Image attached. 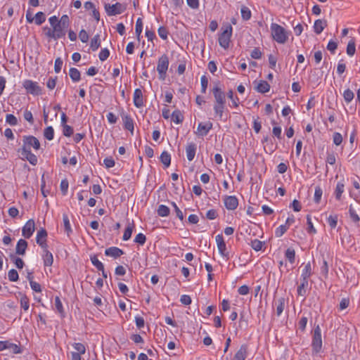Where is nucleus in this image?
<instances>
[{
	"label": "nucleus",
	"mask_w": 360,
	"mask_h": 360,
	"mask_svg": "<svg viewBox=\"0 0 360 360\" xmlns=\"http://www.w3.org/2000/svg\"><path fill=\"white\" fill-rule=\"evenodd\" d=\"M134 105L138 108H142L144 105L143 93L141 89H136L133 96Z\"/></svg>",
	"instance_id": "15"
},
{
	"label": "nucleus",
	"mask_w": 360,
	"mask_h": 360,
	"mask_svg": "<svg viewBox=\"0 0 360 360\" xmlns=\"http://www.w3.org/2000/svg\"><path fill=\"white\" fill-rule=\"evenodd\" d=\"M216 243L219 254L225 257L226 260L229 259V253L226 252V245L221 234H218L216 238Z\"/></svg>",
	"instance_id": "10"
},
{
	"label": "nucleus",
	"mask_w": 360,
	"mask_h": 360,
	"mask_svg": "<svg viewBox=\"0 0 360 360\" xmlns=\"http://www.w3.org/2000/svg\"><path fill=\"white\" fill-rule=\"evenodd\" d=\"M271 36L274 40L277 43L283 44L289 38V34L291 33L290 31H287L281 25L273 22L271 25Z\"/></svg>",
	"instance_id": "1"
},
{
	"label": "nucleus",
	"mask_w": 360,
	"mask_h": 360,
	"mask_svg": "<svg viewBox=\"0 0 360 360\" xmlns=\"http://www.w3.org/2000/svg\"><path fill=\"white\" fill-rule=\"evenodd\" d=\"M122 118L124 122V128L131 133L134 131V120L129 115L123 114Z\"/></svg>",
	"instance_id": "22"
},
{
	"label": "nucleus",
	"mask_w": 360,
	"mask_h": 360,
	"mask_svg": "<svg viewBox=\"0 0 360 360\" xmlns=\"http://www.w3.org/2000/svg\"><path fill=\"white\" fill-rule=\"evenodd\" d=\"M349 214L350 219H352V221L353 222H354L355 224H357L360 221V217L356 214V211L354 210V209L352 205H350L349 207Z\"/></svg>",
	"instance_id": "47"
},
{
	"label": "nucleus",
	"mask_w": 360,
	"mask_h": 360,
	"mask_svg": "<svg viewBox=\"0 0 360 360\" xmlns=\"http://www.w3.org/2000/svg\"><path fill=\"white\" fill-rule=\"evenodd\" d=\"M342 96H343L345 101L347 103H349L354 98V92L352 90H350L349 89L345 90Z\"/></svg>",
	"instance_id": "45"
},
{
	"label": "nucleus",
	"mask_w": 360,
	"mask_h": 360,
	"mask_svg": "<svg viewBox=\"0 0 360 360\" xmlns=\"http://www.w3.org/2000/svg\"><path fill=\"white\" fill-rule=\"evenodd\" d=\"M172 120L176 124H181L184 121V115L179 110H175L172 113Z\"/></svg>",
	"instance_id": "30"
},
{
	"label": "nucleus",
	"mask_w": 360,
	"mask_h": 360,
	"mask_svg": "<svg viewBox=\"0 0 360 360\" xmlns=\"http://www.w3.org/2000/svg\"><path fill=\"white\" fill-rule=\"evenodd\" d=\"M338 216L337 214L330 215L327 218V222L331 229H335L337 226Z\"/></svg>",
	"instance_id": "53"
},
{
	"label": "nucleus",
	"mask_w": 360,
	"mask_h": 360,
	"mask_svg": "<svg viewBox=\"0 0 360 360\" xmlns=\"http://www.w3.org/2000/svg\"><path fill=\"white\" fill-rule=\"evenodd\" d=\"M124 254V251L117 247H110L105 250V255L115 259L120 257Z\"/></svg>",
	"instance_id": "19"
},
{
	"label": "nucleus",
	"mask_w": 360,
	"mask_h": 360,
	"mask_svg": "<svg viewBox=\"0 0 360 360\" xmlns=\"http://www.w3.org/2000/svg\"><path fill=\"white\" fill-rule=\"evenodd\" d=\"M161 162L164 165L165 168H167L171 164V155L167 151H163L160 157Z\"/></svg>",
	"instance_id": "28"
},
{
	"label": "nucleus",
	"mask_w": 360,
	"mask_h": 360,
	"mask_svg": "<svg viewBox=\"0 0 360 360\" xmlns=\"http://www.w3.org/2000/svg\"><path fill=\"white\" fill-rule=\"evenodd\" d=\"M214 98V103H226V94L220 86V82L214 84L212 89Z\"/></svg>",
	"instance_id": "9"
},
{
	"label": "nucleus",
	"mask_w": 360,
	"mask_h": 360,
	"mask_svg": "<svg viewBox=\"0 0 360 360\" xmlns=\"http://www.w3.org/2000/svg\"><path fill=\"white\" fill-rule=\"evenodd\" d=\"M328 264L325 258H323V264L321 266V274L324 276L325 278H328Z\"/></svg>",
	"instance_id": "57"
},
{
	"label": "nucleus",
	"mask_w": 360,
	"mask_h": 360,
	"mask_svg": "<svg viewBox=\"0 0 360 360\" xmlns=\"http://www.w3.org/2000/svg\"><path fill=\"white\" fill-rule=\"evenodd\" d=\"M101 46L100 35L96 34L91 40L90 48L93 51H96Z\"/></svg>",
	"instance_id": "32"
},
{
	"label": "nucleus",
	"mask_w": 360,
	"mask_h": 360,
	"mask_svg": "<svg viewBox=\"0 0 360 360\" xmlns=\"http://www.w3.org/2000/svg\"><path fill=\"white\" fill-rule=\"evenodd\" d=\"M10 257H11V260L13 262V263L15 264V266L18 269H21L23 268L25 263L21 258L16 257L15 255H11Z\"/></svg>",
	"instance_id": "54"
},
{
	"label": "nucleus",
	"mask_w": 360,
	"mask_h": 360,
	"mask_svg": "<svg viewBox=\"0 0 360 360\" xmlns=\"http://www.w3.org/2000/svg\"><path fill=\"white\" fill-rule=\"evenodd\" d=\"M248 347L247 345H242L236 352L232 360H245L248 356Z\"/></svg>",
	"instance_id": "17"
},
{
	"label": "nucleus",
	"mask_w": 360,
	"mask_h": 360,
	"mask_svg": "<svg viewBox=\"0 0 360 360\" xmlns=\"http://www.w3.org/2000/svg\"><path fill=\"white\" fill-rule=\"evenodd\" d=\"M91 262L92 264L98 269V270H103V264L100 262L97 257V255H94L90 257Z\"/></svg>",
	"instance_id": "43"
},
{
	"label": "nucleus",
	"mask_w": 360,
	"mask_h": 360,
	"mask_svg": "<svg viewBox=\"0 0 360 360\" xmlns=\"http://www.w3.org/2000/svg\"><path fill=\"white\" fill-rule=\"evenodd\" d=\"M227 96L231 100L233 106L237 108L239 104V99L237 96H233V91L231 89L227 92Z\"/></svg>",
	"instance_id": "59"
},
{
	"label": "nucleus",
	"mask_w": 360,
	"mask_h": 360,
	"mask_svg": "<svg viewBox=\"0 0 360 360\" xmlns=\"http://www.w3.org/2000/svg\"><path fill=\"white\" fill-rule=\"evenodd\" d=\"M44 137L49 140L51 141L54 138V130L51 126L47 127L44 131Z\"/></svg>",
	"instance_id": "51"
},
{
	"label": "nucleus",
	"mask_w": 360,
	"mask_h": 360,
	"mask_svg": "<svg viewBox=\"0 0 360 360\" xmlns=\"http://www.w3.org/2000/svg\"><path fill=\"white\" fill-rule=\"evenodd\" d=\"M158 35L164 40L167 39L169 31L166 27L161 26L158 30Z\"/></svg>",
	"instance_id": "56"
},
{
	"label": "nucleus",
	"mask_w": 360,
	"mask_h": 360,
	"mask_svg": "<svg viewBox=\"0 0 360 360\" xmlns=\"http://www.w3.org/2000/svg\"><path fill=\"white\" fill-rule=\"evenodd\" d=\"M34 22H35L36 25H40L44 22H45V20H46V15L41 11L37 12L35 14V16L34 17Z\"/></svg>",
	"instance_id": "44"
},
{
	"label": "nucleus",
	"mask_w": 360,
	"mask_h": 360,
	"mask_svg": "<svg viewBox=\"0 0 360 360\" xmlns=\"http://www.w3.org/2000/svg\"><path fill=\"white\" fill-rule=\"evenodd\" d=\"M225 108L226 103H214L213 109L215 117H218L219 120H221Z\"/></svg>",
	"instance_id": "23"
},
{
	"label": "nucleus",
	"mask_w": 360,
	"mask_h": 360,
	"mask_svg": "<svg viewBox=\"0 0 360 360\" xmlns=\"http://www.w3.org/2000/svg\"><path fill=\"white\" fill-rule=\"evenodd\" d=\"M323 194V191L321 186H317L315 187V191H314V201L316 203H319L321 199V196Z\"/></svg>",
	"instance_id": "55"
},
{
	"label": "nucleus",
	"mask_w": 360,
	"mask_h": 360,
	"mask_svg": "<svg viewBox=\"0 0 360 360\" xmlns=\"http://www.w3.org/2000/svg\"><path fill=\"white\" fill-rule=\"evenodd\" d=\"M223 30L219 35V44L223 49H228L229 48V44L231 42V38L233 32V27L231 25L227 24L221 27Z\"/></svg>",
	"instance_id": "3"
},
{
	"label": "nucleus",
	"mask_w": 360,
	"mask_h": 360,
	"mask_svg": "<svg viewBox=\"0 0 360 360\" xmlns=\"http://www.w3.org/2000/svg\"><path fill=\"white\" fill-rule=\"evenodd\" d=\"M69 75H70L71 79L75 82H79L81 79V73L75 68H71L70 69Z\"/></svg>",
	"instance_id": "33"
},
{
	"label": "nucleus",
	"mask_w": 360,
	"mask_h": 360,
	"mask_svg": "<svg viewBox=\"0 0 360 360\" xmlns=\"http://www.w3.org/2000/svg\"><path fill=\"white\" fill-rule=\"evenodd\" d=\"M6 349H11L12 352L15 354H21L22 349L20 345L12 343L8 340L0 341V352Z\"/></svg>",
	"instance_id": "11"
},
{
	"label": "nucleus",
	"mask_w": 360,
	"mask_h": 360,
	"mask_svg": "<svg viewBox=\"0 0 360 360\" xmlns=\"http://www.w3.org/2000/svg\"><path fill=\"white\" fill-rule=\"evenodd\" d=\"M20 307L24 311H27L30 307V300L25 294H22L20 297Z\"/></svg>",
	"instance_id": "42"
},
{
	"label": "nucleus",
	"mask_w": 360,
	"mask_h": 360,
	"mask_svg": "<svg viewBox=\"0 0 360 360\" xmlns=\"http://www.w3.org/2000/svg\"><path fill=\"white\" fill-rule=\"evenodd\" d=\"M285 257L290 264L295 262V251L292 248H288L285 252Z\"/></svg>",
	"instance_id": "34"
},
{
	"label": "nucleus",
	"mask_w": 360,
	"mask_h": 360,
	"mask_svg": "<svg viewBox=\"0 0 360 360\" xmlns=\"http://www.w3.org/2000/svg\"><path fill=\"white\" fill-rule=\"evenodd\" d=\"M47 238V231L44 228H41L40 230L37 231L36 242L39 243L43 241V240H46Z\"/></svg>",
	"instance_id": "49"
},
{
	"label": "nucleus",
	"mask_w": 360,
	"mask_h": 360,
	"mask_svg": "<svg viewBox=\"0 0 360 360\" xmlns=\"http://www.w3.org/2000/svg\"><path fill=\"white\" fill-rule=\"evenodd\" d=\"M72 347L76 350L75 352L79 353L81 355L84 354L86 352V347L82 343L75 342L72 344Z\"/></svg>",
	"instance_id": "52"
},
{
	"label": "nucleus",
	"mask_w": 360,
	"mask_h": 360,
	"mask_svg": "<svg viewBox=\"0 0 360 360\" xmlns=\"http://www.w3.org/2000/svg\"><path fill=\"white\" fill-rule=\"evenodd\" d=\"M110 56V51L107 48L102 49L98 54L100 60L105 61Z\"/></svg>",
	"instance_id": "63"
},
{
	"label": "nucleus",
	"mask_w": 360,
	"mask_h": 360,
	"mask_svg": "<svg viewBox=\"0 0 360 360\" xmlns=\"http://www.w3.org/2000/svg\"><path fill=\"white\" fill-rule=\"evenodd\" d=\"M197 146L195 143H188L186 147V157L188 161H192L195 155Z\"/></svg>",
	"instance_id": "21"
},
{
	"label": "nucleus",
	"mask_w": 360,
	"mask_h": 360,
	"mask_svg": "<svg viewBox=\"0 0 360 360\" xmlns=\"http://www.w3.org/2000/svg\"><path fill=\"white\" fill-rule=\"evenodd\" d=\"M345 191V184L342 181H338L336 184L335 195L338 200L341 199L342 194Z\"/></svg>",
	"instance_id": "29"
},
{
	"label": "nucleus",
	"mask_w": 360,
	"mask_h": 360,
	"mask_svg": "<svg viewBox=\"0 0 360 360\" xmlns=\"http://www.w3.org/2000/svg\"><path fill=\"white\" fill-rule=\"evenodd\" d=\"M8 277L10 281L15 282L19 279V276L18 271L12 269L8 273Z\"/></svg>",
	"instance_id": "60"
},
{
	"label": "nucleus",
	"mask_w": 360,
	"mask_h": 360,
	"mask_svg": "<svg viewBox=\"0 0 360 360\" xmlns=\"http://www.w3.org/2000/svg\"><path fill=\"white\" fill-rule=\"evenodd\" d=\"M241 17L244 20H248L251 18L252 13L250 8L245 6H242L240 8Z\"/></svg>",
	"instance_id": "40"
},
{
	"label": "nucleus",
	"mask_w": 360,
	"mask_h": 360,
	"mask_svg": "<svg viewBox=\"0 0 360 360\" xmlns=\"http://www.w3.org/2000/svg\"><path fill=\"white\" fill-rule=\"evenodd\" d=\"M22 86L28 94L34 96L42 94V88L38 85L37 82L26 79L23 82Z\"/></svg>",
	"instance_id": "6"
},
{
	"label": "nucleus",
	"mask_w": 360,
	"mask_h": 360,
	"mask_svg": "<svg viewBox=\"0 0 360 360\" xmlns=\"http://www.w3.org/2000/svg\"><path fill=\"white\" fill-rule=\"evenodd\" d=\"M285 300L284 297H280L277 300L276 304V315L278 316H281L283 313L284 307H285Z\"/></svg>",
	"instance_id": "35"
},
{
	"label": "nucleus",
	"mask_w": 360,
	"mask_h": 360,
	"mask_svg": "<svg viewBox=\"0 0 360 360\" xmlns=\"http://www.w3.org/2000/svg\"><path fill=\"white\" fill-rule=\"evenodd\" d=\"M224 203L228 210H235L238 206V200L235 195H225Z\"/></svg>",
	"instance_id": "13"
},
{
	"label": "nucleus",
	"mask_w": 360,
	"mask_h": 360,
	"mask_svg": "<svg viewBox=\"0 0 360 360\" xmlns=\"http://www.w3.org/2000/svg\"><path fill=\"white\" fill-rule=\"evenodd\" d=\"M307 231L309 234L314 235L316 233V229L314 228L313 223L311 221V215H307Z\"/></svg>",
	"instance_id": "38"
},
{
	"label": "nucleus",
	"mask_w": 360,
	"mask_h": 360,
	"mask_svg": "<svg viewBox=\"0 0 360 360\" xmlns=\"http://www.w3.org/2000/svg\"><path fill=\"white\" fill-rule=\"evenodd\" d=\"M44 266H51L53 263V257L49 250H46L45 253L41 255Z\"/></svg>",
	"instance_id": "26"
},
{
	"label": "nucleus",
	"mask_w": 360,
	"mask_h": 360,
	"mask_svg": "<svg viewBox=\"0 0 360 360\" xmlns=\"http://www.w3.org/2000/svg\"><path fill=\"white\" fill-rule=\"evenodd\" d=\"M158 214L160 217H167L170 213L169 208L164 205H160L158 209Z\"/></svg>",
	"instance_id": "48"
},
{
	"label": "nucleus",
	"mask_w": 360,
	"mask_h": 360,
	"mask_svg": "<svg viewBox=\"0 0 360 360\" xmlns=\"http://www.w3.org/2000/svg\"><path fill=\"white\" fill-rule=\"evenodd\" d=\"M342 136L339 132H334L333 134V142L335 146H340L342 143Z\"/></svg>",
	"instance_id": "58"
},
{
	"label": "nucleus",
	"mask_w": 360,
	"mask_h": 360,
	"mask_svg": "<svg viewBox=\"0 0 360 360\" xmlns=\"http://www.w3.org/2000/svg\"><path fill=\"white\" fill-rule=\"evenodd\" d=\"M134 241L139 245H143L146 241V237L143 233H139L136 236Z\"/></svg>",
	"instance_id": "61"
},
{
	"label": "nucleus",
	"mask_w": 360,
	"mask_h": 360,
	"mask_svg": "<svg viewBox=\"0 0 360 360\" xmlns=\"http://www.w3.org/2000/svg\"><path fill=\"white\" fill-rule=\"evenodd\" d=\"M32 147L35 150H39L40 148L39 140L34 136H23V146L22 148L31 150Z\"/></svg>",
	"instance_id": "8"
},
{
	"label": "nucleus",
	"mask_w": 360,
	"mask_h": 360,
	"mask_svg": "<svg viewBox=\"0 0 360 360\" xmlns=\"http://www.w3.org/2000/svg\"><path fill=\"white\" fill-rule=\"evenodd\" d=\"M35 230V223L33 219H29L22 229V234L25 238H30Z\"/></svg>",
	"instance_id": "12"
},
{
	"label": "nucleus",
	"mask_w": 360,
	"mask_h": 360,
	"mask_svg": "<svg viewBox=\"0 0 360 360\" xmlns=\"http://www.w3.org/2000/svg\"><path fill=\"white\" fill-rule=\"evenodd\" d=\"M74 133L73 128L70 125H65L63 126V134L65 136L70 137Z\"/></svg>",
	"instance_id": "64"
},
{
	"label": "nucleus",
	"mask_w": 360,
	"mask_h": 360,
	"mask_svg": "<svg viewBox=\"0 0 360 360\" xmlns=\"http://www.w3.org/2000/svg\"><path fill=\"white\" fill-rule=\"evenodd\" d=\"M66 27H63L62 25L59 23H57L56 26H53V30L45 27H44V30L45 32V34L49 38L54 39L55 40L62 38L65 35Z\"/></svg>",
	"instance_id": "4"
},
{
	"label": "nucleus",
	"mask_w": 360,
	"mask_h": 360,
	"mask_svg": "<svg viewBox=\"0 0 360 360\" xmlns=\"http://www.w3.org/2000/svg\"><path fill=\"white\" fill-rule=\"evenodd\" d=\"M142 30H143V21L141 18H139L136 20V27H135V32H136V37L139 40L140 39V36L141 34Z\"/></svg>",
	"instance_id": "50"
},
{
	"label": "nucleus",
	"mask_w": 360,
	"mask_h": 360,
	"mask_svg": "<svg viewBox=\"0 0 360 360\" xmlns=\"http://www.w3.org/2000/svg\"><path fill=\"white\" fill-rule=\"evenodd\" d=\"M312 274L311 264L307 263L302 269L301 278L309 280Z\"/></svg>",
	"instance_id": "31"
},
{
	"label": "nucleus",
	"mask_w": 360,
	"mask_h": 360,
	"mask_svg": "<svg viewBox=\"0 0 360 360\" xmlns=\"http://www.w3.org/2000/svg\"><path fill=\"white\" fill-rule=\"evenodd\" d=\"M253 83L256 84L255 90L261 94L267 93L270 90V85L265 80H259L258 82L255 80Z\"/></svg>",
	"instance_id": "18"
},
{
	"label": "nucleus",
	"mask_w": 360,
	"mask_h": 360,
	"mask_svg": "<svg viewBox=\"0 0 360 360\" xmlns=\"http://www.w3.org/2000/svg\"><path fill=\"white\" fill-rule=\"evenodd\" d=\"M212 126L213 124L211 122H207L206 123L200 122L198 125V131L196 134L199 136H205L212 129Z\"/></svg>",
	"instance_id": "14"
},
{
	"label": "nucleus",
	"mask_w": 360,
	"mask_h": 360,
	"mask_svg": "<svg viewBox=\"0 0 360 360\" xmlns=\"http://www.w3.org/2000/svg\"><path fill=\"white\" fill-rule=\"evenodd\" d=\"M21 155L23 156L22 159L27 160L31 165H36L37 164V157L31 150L22 148Z\"/></svg>",
	"instance_id": "16"
},
{
	"label": "nucleus",
	"mask_w": 360,
	"mask_h": 360,
	"mask_svg": "<svg viewBox=\"0 0 360 360\" xmlns=\"http://www.w3.org/2000/svg\"><path fill=\"white\" fill-rule=\"evenodd\" d=\"M6 122L11 126H15L18 124L17 118L12 114H7L6 116Z\"/></svg>",
	"instance_id": "62"
},
{
	"label": "nucleus",
	"mask_w": 360,
	"mask_h": 360,
	"mask_svg": "<svg viewBox=\"0 0 360 360\" xmlns=\"http://www.w3.org/2000/svg\"><path fill=\"white\" fill-rule=\"evenodd\" d=\"M168 67L169 58L166 54H163L159 58L157 65V71L159 74V79H165Z\"/></svg>",
	"instance_id": "5"
},
{
	"label": "nucleus",
	"mask_w": 360,
	"mask_h": 360,
	"mask_svg": "<svg viewBox=\"0 0 360 360\" xmlns=\"http://www.w3.org/2000/svg\"><path fill=\"white\" fill-rule=\"evenodd\" d=\"M264 244V242H262L258 239L252 240L250 243L252 248L257 252L262 250Z\"/></svg>",
	"instance_id": "39"
},
{
	"label": "nucleus",
	"mask_w": 360,
	"mask_h": 360,
	"mask_svg": "<svg viewBox=\"0 0 360 360\" xmlns=\"http://www.w3.org/2000/svg\"><path fill=\"white\" fill-rule=\"evenodd\" d=\"M63 226L64 231L67 233L68 236L72 233V229L71 228V225L70 223V219L67 214H63Z\"/></svg>",
	"instance_id": "27"
},
{
	"label": "nucleus",
	"mask_w": 360,
	"mask_h": 360,
	"mask_svg": "<svg viewBox=\"0 0 360 360\" xmlns=\"http://www.w3.org/2000/svg\"><path fill=\"white\" fill-rule=\"evenodd\" d=\"M126 5L119 2H117L112 5H105V10L108 16H113L121 14L126 10Z\"/></svg>",
	"instance_id": "7"
},
{
	"label": "nucleus",
	"mask_w": 360,
	"mask_h": 360,
	"mask_svg": "<svg viewBox=\"0 0 360 360\" xmlns=\"http://www.w3.org/2000/svg\"><path fill=\"white\" fill-rule=\"evenodd\" d=\"M134 223H131V224L129 223L128 224V226H127V228L124 230V234L122 236L123 240L127 241L129 239H130L132 232H133V230H134Z\"/></svg>",
	"instance_id": "36"
},
{
	"label": "nucleus",
	"mask_w": 360,
	"mask_h": 360,
	"mask_svg": "<svg viewBox=\"0 0 360 360\" xmlns=\"http://www.w3.org/2000/svg\"><path fill=\"white\" fill-rule=\"evenodd\" d=\"M309 287V280L300 278V284L297 286V292L298 296H307V288Z\"/></svg>",
	"instance_id": "20"
},
{
	"label": "nucleus",
	"mask_w": 360,
	"mask_h": 360,
	"mask_svg": "<svg viewBox=\"0 0 360 360\" xmlns=\"http://www.w3.org/2000/svg\"><path fill=\"white\" fill-rule=\"evenodd\" d=\"M323 347V342L321 337V330L319 325H316L314 326L313 334H312V340H311V349L312 354H318L322 351Z\"/></svg>",
	"instance_id": "2"
},
{
	"label": "nucleus",
	"mask_w": 360,
	"mask_h": 360,
	"mask_svg": "<svg viewBox=\"0 0 360 360\" xmlns=\"http://www.w3.org/2000/svg\"><path fill=\"white\" fill-rule=\"evenodd\" d=\"M28 243L24 239H20L16 245L15 253L19 255H24L25 254L26 249Z\"/></svg>",
	"instance_id": "24"
},
{
	"label": "nucleus",
	"mask_w": 360,
	"mask_h": 360,
	"mask_svg": "<svg viewBox=\"0 0 360 360\" xmlns=\"http://www.w3.org/2000/svg\"><path fill=\"white\" fill-rule=\"evenodd\" d=\"M327 25V21L326 20L319 19L315 20L314 25V32L317 34H321Z\"/></svg>",
	"instance_id": "25"
},
{
	"label": "nucleus",
	"mask_w": 360,
	"mask_h": 360,
	"mask_svg": "<svg viewBox=\"0 0 360 360\" xmlns=\"http://www.w3.org/2000/svg\"><path fill=\"white\" fill-rule=\"evenodd\" d=\"M356 51V44L354 39H352L347 46V53L349 56H352L354 55Z\"/></svg>",
	"instance_id": "41"
},
{
	"label": "nucleus",
	"mask_w": 360,
	"mask_h": 360,
	"mask_svg": "<svg viewBox=\"0 0 360 360\" xmlns=\"http://www.w3.org/2000/svg\"><path fill=\"white\" fill-rule=\"evenodd\" d=\"M55 307L57 311L60 314L62 317H65V313L63 309L62 302L58 296L55 297Z\"/></svg>",
	"instance_id": "37"
},
{
	"label": "nucleus",
	"mask_w": 360,
	"mask_h": 360,
	"mask_svg": "<svg viewBox=\"0 0 360 360\" xmlns=\"http://www.w3.org/2000/svg\"><path fill=\"white\" fill-rule=\"evenodd\" d=\"M288 229L289 227L285 224L280 225L275 230V236L276 238L281 237L283 235H284V233L288 231Z\"/></svg>",
	"instance_id": "46"
}]
</instances>
